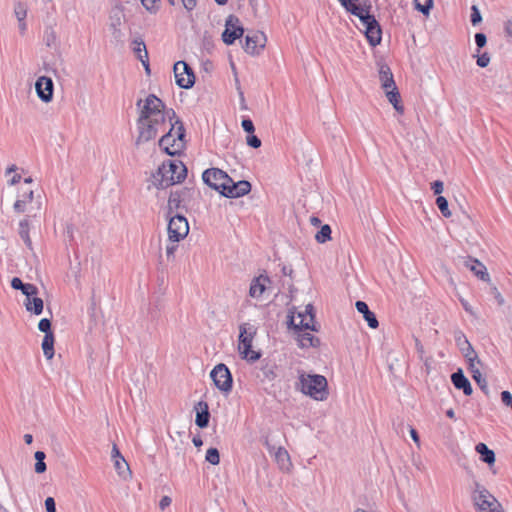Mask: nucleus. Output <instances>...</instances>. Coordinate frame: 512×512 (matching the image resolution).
Wrapping results in <instances>:
<instances>
[{
    "label": "nucleus",
    "mask_w": 512,
    "mask_h": 512,
    "mask_svg": "<svg viewBox=\"0 0 512 512\" xmlns=\"http://www.w3.org/2000/svg\"><path fill=\"white\" fill-rule=\"evenodd\" d=\"M205 459L212 465H218L220 462V455L217 448H209L206 452Z\"/></svg>",
    "instance_id": "41"
},
{
    "label": "nucleus",
    "mask_w": 512,
    "mask_h": 512,
    "mask_svg": "<svg viewBox=\"0 0 512 512\" xmlns=\"http://www.w3.org/2000/svg\"><path fill=\"white\" fill-rule=\"evenodd\" d=\"M479 365L480 364L477 363H470V365H468V369L479 388L487 395L489 393L488 384L480 372Z\"/></svg>",
    "instance_id": "26"
},
{
    "label": "nucleus",
    "mask_w": 512,
    "mask_h": 512,
    "mask_svg": "<svg viewBox=\"0 0 512 512\" xmlns=\"http://www.w3.org/2000/svg\"><path fill=\"white\" fill-rule=\"evenodd\" d=\"M140 108V115L137 120L138 137L136 145L148 142L156 138L159 131L165 126L166 117L175 112L170 109L165 112V105L161 99L154 94H149L144 101L141 99L136 103Z\"/></svg>",
    "instance_id": "1"
},
{
    "label": "nucleus",
    "mask_w": 512,
    "mask_h": 512,
    "mask_svg": "<svg viewBox=\"0 0 512 512\" xmlns=\"http://www.w3.org/2000/svg\"><path fill=\"white\" fill-rule=\"evenodd\" d=\"M386 96H387L389 102L393 105L394 109L397 112H399V113L404 112V107L400 103L401 96H400V93H399L397 87L391 88L388 91H386Z\"/></svg>",
    "instance_id": "31"
},
{
    "label": "nucleus",
    "mask_w": 512,
    "mask_h": 512,
    "mask_svg": "<svg viewBox=\"0 0 512 512\" xmlns=\"http://www.w3.org/2000/svg\"><path fill=\"white\" fill-rule=\"evenodd\" d=\"M188 191L189 190L187 188H184L181 191H173L170 193L166 216L175 215L174 212L181 207V203Z\"/></svg>",
    "instance_id": "19"
},
{
    "label": "nucleus",
    "mask_w": 512,
    "mask_h": 512,
    "mask_svg": "<svg viewBox=\"0 0 512 512\" xmlns=\"http://www.w3.org/2000/svg\"><path fill=\"white\" fill-rule=\"evenodd\" d=\"M210 377L220 391L229 393L232 390L233 378L225 364H217L210 372Z\"/></svg>",
    "instance_id": "10"
},
{
    "label": "nucleus",
    "mask_w": 512,
    "mask_h": 512,
    "mask_svg": "<svg viewBox=\"0 0 512 512\" xmlns=\"http://www.w3.org/2000/svg\"><path fill=\"white\" fill-rule=\"evenodd\" d=\"M56 40H57L56 34L52 29L45 31L44 41L48 47L54 46L56 44Z\"/></svg>",
    "instance_id": "45"
},
{
    "label": "nucleus",
    "mask_w": 512,
    "mask_h": 512,
    "mask_svg": "<svg viewBox=\"0 0 512 512\" xmlns=\"http://www.w3.org/2000/svg\"><path fill=\"white\" fill-rule=\"evenodd\" d=\"M460 351L463 354V356L466 358L468 365H470V363L481 364V362H480L476 352L474 351L472 345L470 344V342L468 344H466L465 346L461 347Z\"/></svg>",
    "instance_id": "34"
},
{
    "label": "nucleus",
    "mask_w": 512,
    "mask_h": 512,
    "mask_svg": "<svg viewBox=\"0 0 512 512\" xmlns=\"http://www.w3.org/2000/svg\"><path fill=\"white\" fill-rule=\"evenodd\" d=\"M112 460L123 458L116 444H113L111 451Z\"/></svg>",
    "instance_id": "60"
},
{
    "label": "nucleus",
    "mask_w": 512,
    "mask_h": 512,
    "mask_svg": "<svg viewBox=\"0 0 512 512\" xmlns=\"http://www.w3.org/2000/svg\"><path fill=\"white\" fill-rule=\"evenodd\" d=\"M466 267L469 268V270L472 271L479 279L486 282L490 280V276L485 265L479 260L470 258L466 261Z\"/></svg>",
    "instance_id": "22"
},
{
    "label": "nucleus",
    "mask_w": 512,
    "mask_h": 512,
    "mask_svg": "<svg viewBox=\"0 0 512 512\" xmlns=\"http://www.w3.org/2000/svg\"><path fill=\"white\" fill-rule=\"evenodd\" d=\"M203 182L212 189L220 192H225L227 185L231 182V177L224 171L218 168L206 169L202 174Z\"/></svg>",
    "instance_id": "9"
},
{
    "label": "nucleus",
    "mask_w": 512,
    "mask_h": 512,
    "mask_svg": "<svg viewBox=\"0 0 512 512\" xmlns=\"http://www.w3.org/2000/svg\"><path fill=\"white\" fill-rule=\"evenodd\" d=\"M198 408H200L201 411H197L195 424L199 428H206L210 419L208 404L206 402L200 401L198 402L196 409L198 410Z\"/></svg>",
    "instance_id": "25"
},
{
    "label": "nucleus",
    "mask_w": 512,
    "mask_h": 512,
    "mask_svg": "<svg viewBox=\"0 0 512 512\" xmlns=\"http://www.w3.org/2000/svg\"><path fill=\"white\" fill-rule=\"evenodd\" d=\"M475 450L480 455V459L487 463L488 465H492L495 462V453L493 450L489 449L488 446L484 443H478L475 447Z\"/></svg>",
    "instance_id": "30"
},
{
    "label": "nucleus",
    "mask_w": 512,
    "mask_h": 512,
    "mask_svg": "<svg viewBox=\"0 0 512 512\" xmlns=\"http://www.w3.org/2000/svg\"><path fill=\"white\" fill-rule=\"evenodd\" d=\"M120 25H121V19L119 17L117 18H114L112 17L111 18V24H110V27L112 29V34H113V37L117 40V41H120L122 39V32L120 30Z\"/></svg>",
    "instance_id": "40"
},
{
    "label": "nucleus",
    "mask_w": 512,
    "mask_h": 512,
    "mask_svg": "<svg viewBox=\"0 0 512 512\" xmlns=\"http://www.w3.org/2000/svg\"><path fill=\"white\" fill-rule=\"evenodd\" d=\"M241 126L245 132L252 134L255 130L254 124L251 119L245 118L242 120Z\"/></svg>",
    "instance_id": "52"
},
{
    "label": "nucleus",
    "mask_w": 512,
    "mask_h": 512,
    "mask_svg": "<svg viewBox=\"0 0 512 512\" xmlns=\"http://www.w3.org/2000/svg\"><path fill=\"white\" fill-rule=\"evenodd\" d=\"M25 296L32 297L38 294V288L34 284L23 283L19 289Z\"/></svg>",
    "instance_id": "42"
},
{
    "label": "nucleus",
    "mask_w": 512,
    "mask_h": 512,
    "mask_svg": "<svg viewBox=\"0 0 512 512\" xmlns=\"http://www.w3.org/2000/svg\"><path fill=\"white\" fill-rule=\"evenodd\" d=\"M133 51L137 55V58L140 61H143L144 58L148 57V52L146 49V45L141 38H136L132 41Z\"/></svg>",
    "instance_id": "33"
},
{
    "label": "nucleus",
    "mask_w": 512,
    "mask_h": 512,
    "mask_svg": "<svg viewBox=\"0 0 512 512\" xmlns=\"http://www.w3.org/2000/svg\"><path fill=\"white\" fill-rule=\"evenodd\" d=\"M246 142L252 148H259L261 146V140L253 133L247 136Z\"/></svg>",
    "instance_id": "51"
},
{
    "label": "nucleus",
    "mask_w": 512,
    "mask_h": 512,
    "mask_svg": "<svg viewBox=\"0 0 512 512\" xmlns=\"http://www.w3.org/2000/svg\"><path fill=\"white\" fill-rule=\"evenodd\" d=\"M186 175L187 168L183 162L168 160L162 163L153 177L161 188H167L183 181Z\"/></svg>",
    "instance_id": "4"
},
{
    "label": "nucleus",
    "mask_w": 512,
    "mask_h": 512,
    "mask_svg": "<svg viewBox=\"0 0 512 512\" xmlns=\"http://www.w3.org/2000/svg\"><path fill=\"white\" fill-rule=\"evenodd\" d=\"M501 400L503 404L506 406H510L512 404V395L509 391H503L501 393Z\"/></svg>",
    "instance_id": "55"
},
{
    "label": "nucleus",
    "mask_w": 512,
    "mask_h": 512,
    "mask_svg": "<svg viewBox=\"0 0 512 512\" xmlns=\"http://www.w3.org/2000/svg\"><path fill=\"white\" fill-rule=\"evenodd\" d=\"M251 191V184L246 180L233 181L231 178V182L227 185V189L225 192L222 191V195L227 198H239Z\"/></svg>",
    "instance_id": "14"
},
{
    "label": "nucleus",
    "mask_w": 512,
    "mask_h": 512,
    "mask_svg": "<svg viewBox=\"0 0 512 512\" xmlns=\"http://www.w3.org/2000/svg\"><path fill=\"white\" fill-rule=\"evenodd\" d=\"M177 242H171L170 244L167 245L166 247V255L167 257H172L177 249Z\"/></svg>",
    "instance_id": "58"
},
{
    "label": "nucleus",
    "mask_w": 512,
    "mask_h": 512,
    "mask_svg": "<svg viewBox=\"0 0 512 512\" xmlns=\"http://www.w3.org/2000/svg\"><path fill=\"white\" fill-rule=\"evenodd\" d=\"M23 284L22 280L18 277H14L11 280V287L15 290H18L19 287Z\"/></svg>",
    "instance_id": "61"
},
{
    "label": "nucleus",
    "mask_w": 512,
    "mask_h": 512,
    "mask_svg": "<svg viewBox=\"0 0 512 512\" xmlns=\"http://www.w3.org/2000/svg\"><path fill=\"white\" fill-rule=\"evenodd\" d=\"M143 6L150 12L158 10V0H141Z\"/></svg>",
    "instance_id": "50"
},
{
    "label": "nucleus",
    "mask_w": 512,
    "mask_h": 512,
    "mask_svg": "<svg viewBox=\"0 0 512 512\" xmlns=\"http://www.w3.org/2000/svg\"><path fill=\"white\" fill-rule=\"evenodd\" d=\"M296 389L317 401H324L329 395L327 379L323 375L307 374L303 370H298Z\"/></svg>",
    "instance_id": "3"
},
{
    "label": "nucleus",
    "mask_w": 512,
    "mask_h": 512,
    "mask_svg": "<svg viewBox=\"0 0 512 512\" xmlns=\"http://www.w3.org/2000/svg\"><path fill=\"white\" fill-rule=\"evenodd\" d=\"M185 128L181 121L176 120L169 132L161 137L159 146L164 149L168 155H176L184 147Z\"/></svg>",
    "instance_id": "5"
},
{
    "label": "nucleus",
    "mask_w": 512,
    "mask_h": 512,
    "mask_svg": "<svg viewBox=\"0 0 512 512\" xmlns=\"http://www.w3.org/2000/svg\"><path fill=\"white\" fill-rule=\"evenodd\" d=\"M238 351L243 359L249 362H255L260 359V352L252 350V342L256 335V328L248 323L241 324L239 327Z\"/></svg>",
    "instance_id": "6"
},
{
    "label": "nucleus",
    "mask_w": 512,
    "mask_h": 512,
    "mask_svg": "<svg viewBox=\"0 0 512 512\" xmlns=\"http://www.w3.org/2000/svg\"><path fill=\"white\" fill-rule=\"evenodd\" d=\"M431 189L433 190L435 195L441 196L440 194L443 192L444 185L440 180H436L432 183Z\"/></svg>",
    "instance_id": "53"
},
{
    "label": "nucleus",
    "mask_w": 512,
    "mask_h": 512,
    "mask_svg": "<svg viewBox=\"0 0 512 512\" xmlns=\"http://www.w3.org/2000/svg\"><path fill=\"white\" fill-rule=\"evenodd\" d=\"M294 328L298 331L297 341L301 348L318 347L320 345L319 338L305 331L301 326L294 325Z\"/></svg>",
    "instance_id": "17"
},
{
    "label": "nucleus",
    "mask_w": 512,
    "mask_h": 512,
    "mask_svg": "<svg viewBox=\"0 0 512 512\" xmlns=\"http://www.w3.org/2000/svg\"><path fill=\"white\" fill-rule=\"evenodd\" d=\"M281 273L283 276H288V277L292 278L293 269L291 266L283 264L281 267Z\"/></svg>",
    "instance_id": "59"
},
{
    "label": "nucleus",
    "mask_w": 512,
    "mask_h": 512,
    "mask_svg": "<svg viewBox=\"0 0 512 512\" xmlns=\"http://www.w3.org/2000/svg\"><path fill=\"white\" fill-rule=\"evenodd\" d=\"M45 508L47 512H56V503L53 497L46 498Z\"/></svg>",
    "instance_id": "54"
},
{
    "label": "nucleus",
    "mask_w": 512,
    "mask_h": 512,
    "mask_svg": "<svg viewBox=\"0 0 512 512\" xmlns=\"http://www.w3.org/2000/svg\"><path fill=\"white\" fill-rule=\"evenodd\" d=\"M298 317L301 319L299 322V326L304 328L305 330L317 331L314 322V308L312 304H308L305 306V310L303 312L298 313Z\"/></svg>",
    "instance_id": "20"
},
{
    "label": "nucleus",
    "mask_w": 512,
    "mask_h": 512,
    "mask_svg": "<svg viewBox=\"0 0 512 512\" xmlns=\"http://www.w3.org/2000/svg\"><path fill=\"white\" fill-rule=\"evenodd\" d=\"M414 3H415V8L418 11L422 12L423 14H428L432 7V4L424 2V0H414Z\"/></svg>",
    "instance_id": "46"
},
{
    "label": "nucleus",
    "mask_w": 512,
    "mask_h": 512,
    "mask_svg": "<svg viewBox=\"0 0 512 512\" xmlns=\"http://www.w3.org/2000/svg\"><path fill=\"white\" fill-rule=\"evenodd\" d=\"M274 458L282 470H287L291 466L290 455L283 447H278L274 452Z\"/></svg>",
    "instance_id": "29"
},
{
    "label": "nucleus",
    "mask_w": 512,
    "mask_h": 512,
    "mask_svg": "<svg viewBox=\"0 0 512 512\" xmlns=\"http://www.w3.org/2000/svg\"><path fill=\"white\" fill-rule=\"evenodd\" d=\"M182 3L187 10H192L196 5V0H182Z\"/></svg>",
    "instance_id": "62"
},
{
    "label": "nucleus",
    "mask_w": 512,
    "mask_h": 512,
    "mask_svg": "<svg viewBox=\"0 0 512 512\" xmlns=\"http://www.w3.org/2000/svg\"><path fill=\"white\" fill-rule=\"evenodd\" d=\"M451 382L456 389L462 390L466 396L472 394V386L468 378L464 375L462 369H458L456 372L452 373Z\"/></svg>",
    "instance_id": "18"
},
{
    "label": "nucleus",
    "mask_w": 512,
    "mask_h": 512,
    "mask_svg": "<svg viewBox=\"0 0 512 512\" xmlns=\"http://www.w3.org/2000/svg\"><path fill=\"white\" fill-rule=\"evenodd\" d=\"M174 74L176 84L180 88L190 89L195 83V74L193 69L184 61H178L174 64Z\"/></svg>",
    "instance_id": "11"
},
{
    "label": "nucleus",
    "mask_w": 512,
    "mask_h": 512,
    "mask_svg": "<svg viewBox=\"0 0 512 512\" xmlns=\"http://www.w3.org/2000/svg\"><path fill=\"white\" fill-rule=\"evenodd\" d=\"M265 35L260 32L248 34L245 37L244 50L249 54H259L260 50L265 46Z\"/></svg>",
    "instance_id": "15"
},
{
    "label": "nucleus",
    "mask_w": 512,
    "mask_h": 512,
    "mask_svg": "<svg viewBox=\"0 0 512 512\" xmlns=\"http://www.w3.org/2000/svg\"><path fill=\"white\" fill-rule=\"evenodd\" d=\"M379 79L385 91L396 87L391 69L386 64H382L379 68Z\"/></svg>",
    "instance_id": "23"
},
{
    "label": "nucleus",
    "mask_w": 512,
    "mask_h": 512,
    "mask_svg": "<svg viewBox=\"0 0 512 512\" xmlns=\"http://www.w3.org/2000/svg\"><path fill=\"white\" fill-rule=\"evenodd\" d=\"M454 340L459 349L469 343L467 337L461 330L454 331Z\"/></svg>",
    "instance_id": "43"
},
{
    "label": "nucleus",
    "mask_w": 512,
    "mask_h": 512,
    "mask_svg": "<svg viewBox=\"0 0 512 512\" xmlns=\"http://www.w3.org/2000/svg\"><path fill=\"white\" fill-rule=\"evenodd\" d=\"M436 205L444 217L448 218L452 215L448 207V201L444 196H437Z\"/></svg>",
    "instance_id": "38"
},
{
    "label": "nucleus",
    "mask_w": 512,
    "mask_h": 512,
    "mask_svg": "<svg viewBox=\"0 0 512 512\" xmlns=\"http://www.w3.org/2000/svg\"><path fill=\"white\" fill-rule=\"evenodd\" d=\"M38 329L45 335L53 334L51 330V321L48 318H43L39 321Z\"/></svg>",
    "instance_id": "44"
},
{
    "label": "nucleus",
    "mask_w": 512,
    "mask_h": 512,
    "mask_svg": "<svg viewBox=\"0 0 512 512\" xmlns=\"http://www.w3.org/2000/svg\"><path fill=\"white\" fill-rule=\"evenodd\" d=\"M244 33L243 27L240 25L239 19L234 15H229L226 19L225 30L222 33L223 42L231 45L236 39L240 38Z\"/></svg>",
    "instance_id": "12"
},
{
    "label": "nucleus",
    "mask_w": 512,
    "mask_h": 512,
    "mask_svg": "<svg viewBox=\"0 0 512 512\" xmlns=\"http://www.w3.org/2000/svg\"><path fill=\"white\" fill-rule=\"evenodd\" d=\"M34 457L36 461H44L46 455L43 451H36Z\"/></svg>",
    "instance_id": "64"
},
{
    "label": "nucleus",
    "mask_w": 512,
    "mask_h": 512,
    "mask_svg": "<svg viewBox=\"0 0 512 512\" xmlns=\"http://www.w3.org/2000/svg\"><path fill=\"white\" fill-rule=\"evenodd\" d=\"M270 282L271 281L269 277L266 275H259L258 277H254L249 288L250 297L256 299L260 298Z\"/></svg>",
    "instance_id": "16"
},
{
    "label": "nucleus",
    "mask_w": 512,
    "mask_h": 512,
    "mask_svg": "<svg viewBox=\"0 0 512 512\" xmlns=\"http://www.w3.org/2000/svg\"><path fill=\"white\" fill-rule=\"evenodd\" d=\"M263 378L268 381H272L276 378L275 365L271 363H261L260 368Z\"/></svg>",
    "instance_id": "36"
},
{
    "label": "nucleus",
    "mask_w": 512,
    "mask_h": 512,
    "mask_svg": "<svg viewBox=\"0 0 512 512\" xmlns=\"http://www.w3.org/2000/svg\"><path fill=\"white\" fill-rule=\"evenodd\" d=\"M33 199H34L33 190H27V191L22 192V194H20L18 196V199L15 201V203L13 205L14 211L17 213H24V212L28 211L27 205L29 203H32Z\"/></svg>",
    "instance_id": "24"
},
{
    "label": "nucleus",
    "mask_w": 512,
    "mask_h": 512,
    "mask_svg": "<svg viewBox=\"0 0 512 512\" xmlns=\"http://www.w3.org/2000/svg\"><path fill=\"white\" fill-rule=\"evenodd\" d=\"M115 470L117 471L118 475L123 477L124 479L127 478L128 475L131 474L130 468L126 460L123 458L115 459L113 460Z\"/></svg>",
    "instance_id": "35"
},
{
    "label": "nucleus",
    "mask_w": 512,
    "mask_h": 512,
    "mask_svg": "<svg viewBox=\"0 0 512 512\" xmlns=\"http://www.w3.org/2000/svg\"><path fill=\"white\" fill-rule=\"evenodd\" d=\"M35 89L37 96L44 103H49L53 99L54 83L50 77L40 76L36 83Z\"/></svg>",
    "instance_id": "13"
},
{
    "label": "nucleus",
    "mask_w": 512,
    "mask_h": 512,
    "mask_svg": "<svg viewBox=\"0 0 512 512\" xmlns=\"http://www.w3.org/2000/svg\"><path fill=\"white\" fill-rule=\"evenodd\" d=\"M331 238V228L328 224H325L321 227V229L316 233L315 239L318 243H325Z\"/></svg>",
    "instance_id": "37"
},
{
    "label": "nucleus",
    "mask_w": 512,
    "mask_h": 512,
    "mask_svg": "<svg viewBox=\"0 0 512 512\" xmlns=\"http://www.w3.org/2000/svg\"><path fill=\"white\" fill-rule=\"evenodd\" d=\"M472 500L479 512H504L499 501L479 483H475Z\"/></svg>",
    "instance_id": "7"
},
{
    "label": "nucleus",
    "mask_w": 512,
    "mask_h": 512,
    "mask_svg": "<svg viewBox=\"0 0 512 512\" xmlns=\"http://www.w3.org/2000/svg\"><path fill=\"white\" fill-rule=\"evenodd\" d=\"M47 466L44 461H36L35 463V472L38 474H42L46 471Z\"/></svg>",
    "instance_id": "57"
},
{
    "label": "nucleus",
    "mask_w": 512,
    "mask_h": 512,
    "mask_svg": "<svg viewBox=\"0 0 512 512\" xmlns=\"http://www.w3.org/2000/svg\"><path fill=\"white\" fill-rule=\"evenodd\" d=\"M42 350L44 353V356L50 360L54 357V335L48 334L44 335L43 341H42Z\"/></svg>",
    "instance_id": "32"
},
{
    "label": "nucleus",
    "mask_w": 512,
    "mask_h": 512,
    "mask_svg": "<svg viewBox=\"0 0 512 512\" xmlns=\"http://www.w3.org/2000/svg\"><path fill=\"white\" fill-rule=\"evenodd\" d=\"M24 306L28 312H31L35 315H40L43 312L44 302L41 298L37 297V295L32 297H27Z\"/></svg>",
    "instance_id": "28"
},
{
    "label": "nucleus",
    "mask_w": 512,
    "mask_h": 512,
    "mask_svg": "<svg viewBox=\"0 0 512 512\" xmlns=\"http://www.w3.org/2000/svg\"><path fill=\"white\" fill-rule=\"evenodd\" d=\"M355 307L359 313H361L367 322L368 326L372 329H376L379 326V322L376 318V315L370 311L368 305L364 301H357L355 303Z\"/></svg>",
    "instance_id": "21"
},
{
    "label": "nucleus",
    "mask_w": 512,
    "mask_h": 512,
    "mask_svg": "<svg viewBox=\"0 0 512 512\" xmlns=\"http://www.w3.org/2000/svg\"><path fill=\"white\" fill-rule=\"evenodd\" d=\"M29 232H30V220H29V216H27L19 222L18 234H19L20 238L23 240V242L25 243L26 247L28 249L32 250L33 249L32 240L30 238Z\"/></svg>",
    "instance_id": "27"
},
{
    "label": "nucleus",
    "mask_w": 512,
    "mask_h": 512,
    "mask_svg": "<svg viewBox=\"0 0 512 512\" xmlns=\"http://www.w3.org/2000/svg\"><path fill=\"white\" fill-rule=\"evenodd\" d=\"M172 500L169 496H163L159 502V508L161 510H165L167 507L170 506Z\"/></svg>",
    "instance_id": "56"
},
{
    "label": "nucleus",
    "mask_w": 512,
    "mask_h": 512,
    "mask_svg": "<svg viewBox=\"0 0 512 512\" xmlns=\"http://www.w3.org/2000/svg\"><path fill=\"white\" fill-rule=\"evenodd\" d=\"M340 4L351 14L358 17L365 29L369 44L373 47L379 45L382 39L381 27L375 16L369 13L367 0H339Z\"/></svg>",
    "instance_id": "2"
},
{
    "label": "nucleus",
    "mask_w": 512,
    "mask_h": 512,
    "mask_svg": "<svg viewBox=\"0 0 512 512\" xmlns=\"http://www.w3.org/2000/svg\"><path fill=\"white\" fill-rule=\"evenodd\" d=\"M14 14L18 22L22 23V20H25L27 16V5L22 2L16 3L14 6Z\"/></svg>",
    "instance_id": "39"
},
{
    "label": "nucleus",
    "mask_w": 512,
    "mask_h": 512,
    "mask_svg": "<svg viewBox=\"0 0 512 512\" xmlns=\"http://www.w3.org/2000/svg\"><path fill=\"white\" fill-rule=\"evenodd\" d=\"M477 65L481 68H485L489 65L490 63V56L487 52H484L480 55H477V61H476Z\"/></svg>",
    "instance_id": "47"
},
{
    "label": "nucleus",
    "mask_w": 512,
    "mask_h": 512,
    "mask_svg": "<svg viewBox=\"0 0 512 512\" xmlns=\"http://www.w3.org/2000/svg\"><path fill=\"white\" fill-rule=\"evenodd\" d=\"M471 10V23L475 26L482 21V16L479 9L475 5L472 6Z\"/></svg>",
    "instance_id": "49"
},
{
    "label": "nucleus",
    "mask_w": 512,
    "mask_h": 512,
    "mask_svg": "<svg viewBox=\"0 0 512 512\" xmlns=\"http://www.w3.org/2000/svg\"><path fill=\"white\" fill-rule=\"evenodd\" d=\"M410 435H411V438L413 439V441L419 445V436H418V433L417 431L414 429V428H411L410 429Z\"/></svg>",
    "instance_id": "63"
},
{
    "label": "nucleus",
    "mask_w": 512,
    "mask_h": 512,
    "mask_svg": "<svg viewBox=\"0 0 512 512\" xmlns=\"http://www.w3.org/2000/svg\"><path fill=\"white\" fill-rule=\"evenodd\" d=\"M166 218L169 219L167 232L170 242H179L188 235L189 224L185 216L175 214L166 216Z\"/></svg>",
    "instance_id": "8"
},
{
    "label": "nucleus",
    "mask_w": 512,
    "mask_h": 512,
    "mask_svg": "<svg viewBox=\"0 0 512 512\" xmlns=\"http://www.w3.org/2000/svg\"><path fill=\"white\" fill-rule=\"evenodd\" d=\"M474 39H475V43L477 45V52H479V50L481 48H483L486 43H487V37L484 33H476L475 36H474Z\"/></svg>",
    "instance_id": "48"
}]
</instances>
